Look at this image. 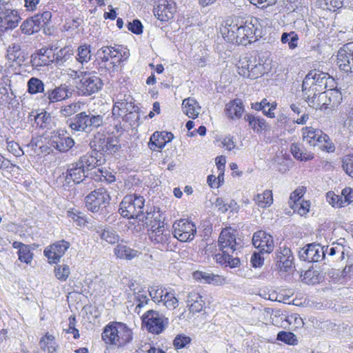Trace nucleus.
Masks as SVG:
<instances>
[{
  "label": "nucleus",
  "mask_w": 353,
  "mask_h": 353,
  "mask_svg": "<svg viewBox=\"0 0 353 353\" xmlns=\"http://www.w3.org/2000/svg\"><path fill=\"white\" fill-rule=\"evenodd\" d=\"M218 246L220 252L215 254L214 257L218 263L232 268L239 265L237 252L241 246L236 243L233 232L228 229L223 230L219 237Z\"/></svg>",
  "instance_id": "f257e3e1"
},
{
  "label": "nucleus",
  "mask_w": 353,
  "mask_h": 353,
  "mask_svg": "<svg viewBox=\"0 0 353 353\" xmlns=\"http://www.w3.org/2000/svg\"><path fill=\"white\" fill-rule=\"evenodd\" d=\"M102 339L105 343L121 347L132 341V332L125 324L112 322L105 327Z\"/></svg>",
  "instance_id": "f03ea898"
},
{
  "label": "nucleus",
  "mask_w": 353,
  "mask_h": 353,
  "mask_svg": "<svg viewBox=\"0 0 353 353\" xmlns=\"http://www.w3.org/2000/svg\"><path fill=\"white\" fill-rule=\"evenodd\" d=\"M110 196L104 188L91 192L85 199V206L89 211L98 214L101 219L109 213Z\"/></svg>",
  "instance_id": "7ed1b4c3"
},
{
  "label": "nucleus",
  "mask_w": 353,
  "mask_h": 353,
  "mask_svg": "<svg viewBox=\"0 0 353 353\" xmlns=\"http://www.w3.org/2000/svg\"><path fill=\"white\" fill-rule=\"evenodd\" d=\"M103 123V117L93 114L90 110L77 114L70 119L69 126L75 131L89 132Z\"/></svg>",
  "instance_id": "20e7f679"
},
{
  "label": "nucleus",
  "mask_w": 353,
  "mask_h": 353,
  "mask_svg": "<svg viewBox=\"0 0 353 353\" xmlns=\"http://www.w3.org/2000/svg\"><path fill=\"white\" fill-rule=\"evenodd\" d=\"M145 200L143 196L137 195L125 196L120 203L119 213L127 219H138L144 221L143 212Z\"/></svg>",
  "instance_id": "39448f33"
},
{
  "label": "nucleus",
  "mask_w": 353,
  "mask_h": 353,
  "mask_svg": "<svg viewBox=\"0 0 353 353\" xmlns=\"http://www.w3.org/2000/svg\"><path fill=\"white\" fill-rule=\"evenodd\" d=\"M77 77L79 79V82L76 88L80 96H90L98 92L103 88V81L95 72L80 71Z\"/></svg>",
  "instance_id": "423d86ee"
},
{
  "label": "nucleus",
  "mask_w": 353,
  "mask_h": 353,
  "mask_svg": "<svg viewBox=\"0 0 353 353\" xmlns=\"http://www.w3.org/2000/svg\"><path fill=\"white\" fill-rule=\"evenodd\" d=\"M328 79H330V76L327 73L316 70H311L303 81V93L310 96L312 91H323L327 87Z\"/></svg>",
  "instance_id": "0eeeda50"
},
{
  "label": "nucleus",
  "mask_w": 353,
  "mask_h": 353,
  "mask_svg": "<svg viewBox=\"0 0 353 353\" xmlns=\"http://www.w3.org/2000/svg\"><path fill=\"white\" fill-rule=\"evenodd\" d=\"M303 139L309 145L319 147L322 150L327 152L334 151V147L329 142L328 136L321 130L312 127H305L302 130Z\"/></svg>",
  "instance_id": "6e6552de"
},
{
  "label": "nucleus",
  "mask_w": 353,
  "mask_h": 353,
  "mask_svg": "<svg viewBox=\"0 0 353 353\" xmlns=\"http://www.w3.org/2000/svg\"><path fill=\"white\" fill-rule=\"evenodd\" d=\"M20 19L17 11L9 2L0 1V37L4 31L16 28Z\"/></svg>",
  "instance_id": "1a4fd4ad"
},
{
  "label": "nucleus",
  "mask_w": 353,
  "mask_h": 353,
  "mask_svg": "<svg viewBox=\"0 0 353 353\" xmlns=\"http://www.w3.org/2000/svg\"><path fill=\"white\" fill-rule=\"evenodd\" d=\"M142 318L147 330L155 334H161L169 323L168 318L152 310L147 311Z\"/></svg>",
  "instance_id": "9d476101"
},
{
  "label": "nucleus",
  "mask_w": 353,
  "mask_h": 353,
  "mask_svg": "<svg viewBox=\"0 0 353 353\" xmlns=\"http://www.w3.org/2000/svg\"><path fill=\"white\" fill-rule=\"evenodd\" d=\"M196 233V225L186 219L176 221L173 224V236L182 242L194 239Z\"/></svg>",
  "instance_id": "9b49d317"
},
{
  "label": "nucleus",
  "mask_w": 353,
  "mask_h": 353,
  "mask_svg": "<svg viewBox=\"0 0 353 353\" xmlns=\"http://www.w3.org/2000/svg\"><path fill=\"white\" fill-rule=\"evenodd\" d=\"M48 144L51 148L60 152H65L74 146V141L66 132L54 130L51 132Z\"/></svg>",
  "instance_id": "f8f14e48"
},
{
  "label": "nucleus",
  "mask_w": 353,
  "mask_h": 353,
  "mask_svg": "<svg viewBox=\"0 0 353 353\" xmlns=\"http://www.w3.org/2000/svg\"><path fill=\"white\" fill-rule=\"evenodd\" d=\"M118 51L112 46H103L97 52L96 61L99 66L101 71L114 70L116 67V62L114 61L117 56Z\"/></svg>",
  "instance_id": "ddd939ff"
},
{
  "label": "nucleus",
  "mask_w": 353,
  "mask_h": 353,
  "mask_svg": "<svg viewBox=\"0 0 353 353\" xmlns=\"http://www.w3.org/2000/svg\"><path fill=\"white\" fill-rule=\"evenodd\" d=\"M72 92L65 83L48 88L44 92L45 100L49 104L65 101L72 97Z\"/></svg>",
  "instance_id": "4468645a"
},
{
  "label": "nucleus",
  "mask_w": 353,
  "mask_h": 353,
  "mask_svg": "<svg viewBox=\"0 0 353 353\" xmlns=\"http://www.w3.org/2000/svg\"><path fill=\"white\" fill-rule=\"evenodd\" d=\"M154 14L161 21H168L174 17L175 3L172 0H158L154 6Z\"/></svg>",
  "instance_id": "2eb2a0df"
},
{
  "label": "nucleus",
  "mask_w": 353,
  "mask_h": 353,
  "mask_svg": "<svg viewBox=\"0 0 353 353\" xmlns=\"http://www.w3.org/2000/svg\"><path fill=\"white\" fill-rule=\"evenodd\" d=\"M324 247L319 244H309L303 248L299 253L301 260L308 262H319L325 257Z\"/></svg>",
  "instance_id": "dca6fc26"
},
{
  "label": "nucleus",
  "mask_w": 353,
  "mask_h": 353,
  "mask_svg": "<svg viewBox=\"0 0 353 353\" xmlns=\"http://www.w3.org/2000/svg\"><path fill=\"white\" fill-rule=\"evenodd\" d=\"M70 245V243L64 240L57 241L44 250V255L50 263H57Z\"/></svg>",
  "instance_id": "f3484780"
},
{
  "label": "nucleus",
  "mask_w": 353,
  "mask_h": 353,
  "mask_svg": "<svg viewBox=\"0 0 353 353\" xmlns=\"http://www.w3.org/2000/svg\"><path fill=\"white\" fill-rule=\"evenodd\" d=\"M276 265L280 271L285 272L293 270L294 256L291 250L288 248H280L276 252Z\"/></svg>",
  "instance_id": "a211bd4d"
},
{
  "label": "nucleus",
  "mask_w": 353,
  "mask_h": 353,
  "mask_svg": "<svg viewBox=\"0 0 353 353\" xmlns=\"http://www.w3.org/2000/svg\"><path fill=\"white\" fill-rule=\"evenodd\" d=\"M252 243L261 252L270 253L274 248L272 236L263 230L254 233Z\"/></svg>",
  "instance_id": "6ab92c4d"
},
{
  "label": "nucleus",
  "mask_w": 353,
  "mask_h": 353,
  "mask_svg": "<svg viewBox=\"0 0 353 353\" xmlns=\"http://www.w3.org/2000/svg\"><path fill=\"white\" fill-rule=\"evenodd\" d=\"M349 43L344 45L338 51L337 63L339 68L347 73H350L353 77V67L352 65V51L349 52Z\"/></svg>",
  "instance_id": "aec40b11"
},
{
  "label": "nucleus",
  "mask_w": 353,
  "mask_h": 353,
  "mask_svg": "<svg viewBox=\"0 0 353 353\" xmlns=\"http://www.w3.org/2000/svg\"><path fill=\"white\" fill-rule=\"evenodd\" d=\"M104 159L99 156L97 152L93 151L81 157L76 163L88 173V171L101 165Z\"/></svg>",
  "instance_id": "412c9836"
},
{
  "label": "nucleus",
  "mask_w": 353,
  "mask_h": 353,
  "mask_svg": "<svg viewBox=\"0 0 353 353\" xmlns=\"http://www.w3.org/2000/svg\"><path fill=\"white\" fill-rule=\"evenodd\" d=\"M173 139L174 135L171 132H155L151 136L148 145L152 150L162 149L167 143L171 141Z\"/></svg>",
  "instance_id": "4be33fe9"
},
{
  "label": "nucleus",
  "mask_w": 353,
  "mask_h": 353,
  "mask_svg": "<svg viewBox=\"0 0 353 353\" xmlns=\"http://www.w3.org/2000/svg\"><path fill=\"white\" fill-rule=\"evenodd\" d=\"M326 101L324 105L323 112L326 114L331 113L341 104L343 96L338 90H330L325 91Z\"/></svg>",
  "instance_id": "5701e85b"
},
{
  "label": "nucleus",
  "mask_w": 353,
  "mask_h": 353,
  "mask_svg": "<svg viewBox=\"0 0 353 353\" xmlns=\"http://www.w3.org/2000/svg\"><path fill=\"white\" fill-rule=\"evenodd\" d=\"M303 97L305 101L307 103L310 107L316 109L320 110L321 111L324 110V105L326 101V95L325 91L321 92H314L310 94H305L303 93Z\"/></svg>",
  "instance_id": "b1692460"
},
{
  "label": "nucleus",
  "mask_w": 353,
  "mask_h": 353,
  "mask_svg": "<svg viewBox=\"0 0 353 353\" xmlns=\"http://www.w3.org/2000/svg\"><path fill=\"white\" fill-rule=\"evenodd\" d=\"M193 278L196 281L208 284L220 285L225 283V279L223 276L203 271L194 272Z\"/></svg>",
  "instance_id": "393cba45"
},
{
  "label": "nucleus",
  "mask_w": 353,
  "mask_h": 353,
  "mask_svg": "<svg viewBox=\"0 0 353 353\" xmlns=\"http://www.w3.org/2000/svg\"><path fill=\"white\" fill-rule=\"evenodd\" d=\"M243 110L244 108L242 102L239 99L230 101L225 105V114L230 119H239Z\"/></svg>",
  "instance_id": "a878e982"
},
{
  "label": "nucleus",
  "mask_w": 353,
  "mask_h": 353,
  "mask_svg": "<svg viewBox=\"0 0 353 353\" xmlns=\"http://www.w3.org/2000/svg\"><path fill=\"white\" fill-rule=\"evenodd\" d=\"M159 228L151 230L150 233V239L154 243L167 244L171 238L170 231L168 229L161 228L159 225Z\"/></svg>",
  "instance_id": "bb28decb"
},
{
  "label": "nucleus",
  "mask_w": 353,
  "mask_h": 353,
  "mask_svg": "<svg viewBox=\"0 0 353 353\" xmlns=\"http://www.w3.org/2000/svg\"><path fill=\"white\" fill-rule=\"evenodd\" d=\"M187 303L190 311L193 313L200 312L204 306V301L202 296L194 290L188 293Z\"/></svg>",
  "instance_id": "cd10ccee"
},
{
  "label": "nucleus",
  "mask_w": 353,
  "mask_h": 353,
  "mask_svg": "<svg viewBox=\"0 0 353 353\" xmlns=\"http://www.w3.org/2000/svg\"><path fill=\"white\" fill-rule=\"evenodd\" d=\"M7 59L19 65L25 61L26 58L19 44L12 43L9 46L7 50Z\"/></svg>",
  "instance_id": "c85d7f7f"
},
{
  "label": "nucleus",
  "mask_w": 353,
  "mask_h": 353,
  "mask_svg": "<svg viewBox=\"0 0 353 353\" xmlns=\"http://www.w3.org/2000/svg\"><path fill=\"white\" fill-rule=\"evenodd\" d=\"M87 177V172L75 162L69 165L67 170V179H71L76 183L82 182Z\"/></svg>",
  "instance_id": "c756f323"
},
{
  "label": "nucleus",
  "mask_w": 353,
  "mask_h": 353,
  "mask_svg": "<svg viewBox=\"0 0 353 353\" xmlns=\"http://www.w3.org/2000/svg\"><path fill=\"white\" fill-rule=\"evenodd\" d=\"M144 221L150 227V230L159 228V226H157L159 223L161 228L165 226L164 217H162L159 210L156 211L154 209L153 211L147 212L145 214Z\"/></svg>",
  "instance_id": "7c9ffc66"
},
{
  "label": "nucleus",
  "mask_w": 353,
  "mask_h": 353,
  "mask_svg": "<svg viewBox=\"0 0 353 353\" xmlns=\"http://www.w3.org/2000/svg\"><path fill=\"white\" fill-rule=\"evenodd\" d=\"M183 112L190 118L195 119L199 114L201 107L194 98H188L183 101Z\"/></svg>",
  "instance_id": "2f4dec72"
},
{
  "label": "nucleus",
  "mask_w": 353,
  "mask_h": 353,
  "mask_svg": "<svg viewBox=\"0 0 353 353\" xmlns=\"http://www.w3.org/2000/svg\"><path fill=\"white\" fill-rule=\"evenodd\" d=\"M114 254L119 259L132 260L137 257L140 252L124 244H118L114 248Z\"/></svg>",
  "instance_id": "473e14b6"
},
{
  "label": "nucleus",
  "mask_w": 353,
  "mask_h": 353,
  "mask_svg": "<svg viewBox=\"0 0 353 353\" xmlns=\"http://www.w3.org/2000/svg\"><path fill=\"white\" fill-rule=\"evenodd\" d=\"M240 26L241 23L233 21L230 24L227 23V26L225 27L224 31L222 32L224 39L230 43H236L239 39Z\"/></svg>",
  "instance_id": "72a5a7b5"
},
{
  "label": "nucleus",
  "mask_w": 353,
  "mask_h": 353,
  "mask_svg": "<svg viewBox=\"0 0 353 353\" xmlns=\"http://www.w3.org/2000/svg\"><path fill=\"white\" fill-rule=\"evenodd\" d=\"M290 152L294 159L301 161H308L314 158V154L307 152L300 144L294 143L291 144Z\"/></svg>",
  "instance_id": "f704fd0d"
},
{
  "label": "nucleus",
  "mask_w": 353,
  "mask_h": 353,
  "mask_svg": "<svg viewBox=\"0 0 353 353\" xmlns=\"http://www.w3.org/2000/svg\"><path fill=\"white\" fill-rule=\"evenodd\" d=\"M276 108V103H270L266 99H263L260 103L256 102L252 104V108L256 110H262L265 115L270 118H274L275 117L274 112H273Z\"/></svg>",
  "instance_id": "c9c22d12"
},
{
  "label": "nucleus",
  "mask_w": 353,
  "mask_h": 353,
  "mask_svg": "<svg viewBox=\"0 0 353 353\" xmlns=\"http://www.w3.org/2000/svg\"><path fill=\"white\" fill-rule=\"evenodd\" d=\"M20 28L23 33L30 35L39 32L41 27L40 26V21H38V19L33 16L24 21Z\"/></svg>",
  "instance_id": "e433bc0d"
},
{
  "label": "nucleus",
  "mask_w": 353,
  "mask_h": 353,
  "mask_svg": "<svg viewBox=\"0 0 353 353\" xmlns=\"http://www.w3.org/2000/svg\"><path fill=\"white\" fill-rule=\"evenodd\" d=\"M253 30L250 24H246L243 21H241V26L239 32L237 44L246 45L247 42H250L249 38L252 37Z\"/></svg>",
  "instance_id": "4c0bfd02"
},
{
  "label": "nucleus",
  "mask_w": 353,
  "mask_h": 353,
  "mask_svg": "<svg viewBox=\"0 0 353 353\" xmlns=\"http://www.w3.org/2000/svg\"><path fill=\"white\" fill-rule=\"evenodd\" d=\"M254 201L260 208H265L269 207L273 203L272 192L271 190H266L261 194H257L254 196Z\"/></svg>",
  "instance_id": "58836bf2"
},
{
  "label": "nucleus",
  "mask_w": 353,
  "mask_h": 353,
  "mask_svg": "<svg viewBox=\"0 0 353 353\" xmlns=\"http://www.w3.org/2000/svg\"><path fill=\"white\" fill-rule=\"evenodd\" d=\"M27 85L28 91L31 94H37L39 93L44 94L45 92V85L43 82L37 77L30 78L28 81Z\"/></svg>",
  "instance_id": "ea45409f"
},
{
  "label": "nucleus",
  "mask_w": 353,
  "mask_h": 353,
  "mask_svg": "<svg viewBox=\"0 0 353 353\" xmlns=\"http://www.w3.org/2000/svg\"><path fill=\"white\" fill-rule=\"evenodd\" d=\"M90 46L83 44L78 47L76 59L81 64L87 63L91 60Z\"/></svg>",
  "instance_id": "a19ab883"
},
{
  "label": "nucleus",
  "mask_w": 353,
  "mask_h": 353,
  "mask_svg": "<svg viewBox=\"0 0 353 353\" xmlns=\"http://www.w3.org/2000/svg\"><path fill=\"white\" fill-rule=\"evenodd\" d=\"M132 98L131 96L119 94L117 97V99L114 101V104L117 105L120 110H123L125 113L128 112L130 110L134 108L132 105Z\"/></svg>",
  "instance_id": "79ce46f5"
},
{
  "label": "nucleus",
  "mask_w": 353,
  "mask_h": 353,
  "mask_svg": "<svg viewBox=\"0 0 353 353\" xmlns=\"http://www.w3.org/2000/svg\"><path fill=\"white\" fill-rule=\"evenodd\" d=\"M134 301L136 307L134 308V312L138 314H140L141 308L145 307L148 302L150 299L148 298V292L146 291H139L134 293Z\"/></svg>",
  "instance_id": "37998d69"
},
{
  "label": "nucleus",
  "mask_w": 353,
  "mask_h": 353,
  "mask_svg": "<svg viewBox=\"0 0 353 353\" xmlns=\"http://www.w3.org/2000/svg\"><path fill=\"white\" fill-rule=\"evenodd\" d=\"M100 236L103 240L110 244L118 243L119 240V234L110 226L105 227L104 229H103Z\"/></svg>",
  "instance_id": "c03bdc74"
},
{
  "label": "nucleus",
  "mask_w": 353,
  "mask_h": 353,
  "mask_svg": "<svg viewBox=\"0 0 353 353\" xmlns=\"http://www.w3.org/2000/svg\"><path fill=\"white\" fill-rule=\"evenodd\" d=\"M299 36L294 31L283 32L281 37L282 43H288L290 50H294L298 46Z\"/></svg>",
  "instance_id": "a18cd8bd"
},
{
  "label": "nucleus",
  "mask_w": 353,
  "mask_h": 353,
  "mask_svg": "<svg viewBox=\"0 0 353 353\" xmlns=\"http://www.w3.org/2000/svg\"><path fill=\"white\" fill-rule=\"evenodd\" d=\"M244 119L249 123V125L257 132L265 130L267 128L266 123L264 119L256 118L251 114H246Z\"/></svg>",
  "instance_id": "49530a36"
},
{
  "label": "nucleus",
  "mask_w": 353,
  "mask_h": 353,
  "mask_svg": "<svg viewBox=\"0 0 353 353\" xmlns=\"http://www.w3.org/2000/svg\"><path fill=\"white\" fill-rule=\"evenodd\" d=\"M81 103L80 102L72 103L61 107L60 114L62 117H68L78 112L81 110Z\"/></svg>",
  "instance_id": "de8ad7c7"
},
{
  "label": "nucleus",
  "mask_w": 353,
  "mask_h": 353,
  "mask_svg": "<svg viewBox=\"0 0 353 353\" xmlns=\"http://www.w3.org/2000/svg\"><path fill=\"white\" fill-rule=\"evenodd\" d=\"M276 339L291 345H294L297 343L296 335L291 332L281 331L278 333Z\"/></svg>",
  "instance_id": "09e8293b"
},
{
  "label": "nucleus",
  "mask_w": 353,
  "mask_h": 353,
  "mask_svg": "<svg viewBox=\"0 0 353 353\" xmlns=\"http://www.w3.org/2000/svg\"><path fill=\"white\" fill-rule=\"evenodd\" d=\"M252 63V61L248 60L246 57L241 59L237 64L239 74L247 78L251 69Z\"/></svg>",
  "instance_id": "8fccbe9b"
},
{
  "label": "nucleus",
  "mask_w": 353,
  "mask_h": 353,
  "mask_svg": "<svg viewBox=\"0 0 353 353\" xmlns=\"http://www.w3.org/2000/svg\"><path fill=\"white\" fill-rule=\"evenodd\" d=\"M265 73L263 65L261 63H252L251 69L248 75V79H256L263 76Z\"/></svg>",
  "instance_id": "3c124183"
},
{
  "label": "nucleus",
  "mask_w": 353,
  "mask_h": 353,
  "mask_svg": "<svg viewBox=\"0 0 353 353\" xmlns=\"http://www.w3.org/2000/svg\"><path fill=\"white\" fill-rule=\"evenodd\" d=\"M54 274L57 279L65 281L70 274V268L67 265H59L54 268Z\"/></svg>",
  "instance_id": "603ef678"
},
{
  "label": "nucleus",
  "mask_w": 353,
  "mask_h": 353,
  "mask_svg": "<svg viewBox=\"0 0 353 353\" xmlns=\"http://www.w3.org/2000/svg\"><path fill=\"white\" fill-rule=\"evenodd\" d=\"M17 255L21 262L27 264L30 263L32 259V253L30 246L28 245L22 246V249L17 251Z\"/></svg>",
  "instance_id": "864d4df0"
},
{
  "label": "nucleus",
  "mask_w": 353,
  "mask_h": 353,
  "mask_svg": "<svg viewBox=\"0 0 353 353\" xmlns=\"http://www.w3.org/2000/svg\"><path fill=\"white\" fill-rule=\"evenodd\" d=\"M305 194V188L303 187H299L296 188L291 194L289 199L288 203L291 207L294 205V204L299 203L302 201L301 199L303 196Z\"/></svg>",
  "instance_id": "5fc2aeb1"
},
{
  "label": "nucleus",
  "mask_w": 353,
  "mask_h": 353,
  "mask_svg": "<svg viewBox=\"0 0 353 353\" xmlns=\"http://www.w3.org/2000/svg\"><path fill=\"white\" fill-rule=\"evenodd\" d=\"M310 208V202L304 200L294 204V205L291 207L294 212H297L301 216L305 215L309 212Z\"/></svg>",
  "instance_id": "6e6d98bb"
},
{
  "label": "nucleus",
  "mask_w": 353,
  "mask_h": 353,
  "mask_svg": "<svg viewBox=\"0 0 353 353\" xmlns=\"http://www.w3.org/2000/svg\"><path fill=\"white\" fill-rule=\"evenodd\" d=\"M6 147L8 151L17 157H21L23 154V151L19 145L14 141H9L8 139H7Z\"/></svg>",
  "instance_id": "4d7b16f0"
},
{
  "label": "nucleus",
  "mask_w": 353,
  "mask_h": 353,
  "mask_svg": "<svg viewBox=\"0 0 353 353\" xmlns=\"http://www.w3.org/2000/svg\"><path fill=\"white\" fill-rule=\"evenodd\" d=\"M35 121L41 128H48L51 121V116L49 113L44 112L38 114L35 118Z\"/></svg>",
  "instance_id": "13d9d810"
},
{
  "label": "nucleus",
  "mask_w": 353,
  "mask_h": 353,
  "mask_svg": "<svg viewBox=\"0 0 353 353\" xmlns=\"http://www.w3.org/2000/svg\"><path fill=\"white\" fill-rule=\"evenodd\" d=\"M343 169L350 176L353 177V155H347L342 160Z\"/></svg>",
  "instance_id": "bf43d9fd"
},
{
  "label": "nucleus",
  "mask_w": 353,
  "mask_h": 353,
  "mask_svg": "<svg viewBox=\"0 0 353 353\" xmlns=\"http://www.w3.org/2000/svg\"><path fill=\"white\" fill-rule=\"evenodd\" d=\"M327 200L333 207L341 208L343 206V201L341 196L335 194L332 192L327 193Z\"/></svg>",
  "instance_id": "052dcab7"
},
{
  "label": "nucleus",
  "mask_w": 353,
  "mask_h": 353,
  "mask_svg": "<svg viewBox=\"0 0 353 353\" xmlns=\"http://www.w3.org/2000/svg\"><path fill=\"white\" fill-rule=\"evenodd\" d=\"M163 290L161 288L152 287L148 293L154 302L160 304L161 301H162Z\"/></svg>",
  "instance_id": "680f3d73"
},
{
  "label": "nucleus",
  "mask_w": 353,
  "mask_h": 353,
  "mask_svg": "<svg viewBox=\"0 0 353 353\" xmlns=\"http://www.w3.org/2000/svg\"><path fill=\"white\" fill-rule=\"evenodd\" d=\"M14 168L19 169V167L0 154V170L11 172Z\"/></svg>",
  "instance_id": "e2e57ef3"
},
{
  "label": "nucleus",
  "mask_w": 353,
  "mask_h": 353,
  "mask_svg": "<svg viewBox=\"0 0 353 353\" xmlns=\"http://www.w3.org/2000/svg\"><path fill=\"white\" fill-rule=\"evenodd\" d=\"M103 141L104 145L102 143L101 145H99V150H102L103 152H116L118 150V145L112 143V138H108L107 139H105V138H103Z\"/></svg>",
  "instance_id": "0e129e2a"
},
{
  "label": "nucleus",
  "mask_w": 353,
  "mask_h": 353,
  "mask_svg": "<svg viewBox=\"0 0 353 353\" xmlns=\"http://www.w3.org/2000/svg\"><path fill=\"white\" fill-rule=\"evenodd\" d=\"M190 342V337L178 335L173 341V345L176 349L183 348L187 344Z\"/></svg>",
  "instance_id": "69168bd1"
},
{
  "label": "nucleus",
  "mask_w": 353,
  "mask_h": 353,
  "mask_svg": "<svg viewBox=\"0 0 353 353\" xmlns=\"http://www.w3.org/2000/svg\"><path fill=\"white\" fill-rule=\"evenodd\" d=\"M128 28L129 30L136 34H140L143 32L142 23L138 19H134L132 22H129L128 24Z\"/></svg>",
  "instance_id": "338daca9"
},
{
  "label": "nucleus",
  "mask_w": 353,
  "mask_h": 353,
  "mask_svg": "<svg viewBox=\"0 0 353 353\" xmlns=\"http://www.w3.org/2000/svg\"><path fill=\"white\" fill-rule=\"evenodd\" d=\"M343 201V205H348L353 201V190L350 188H346L343 190L341 195Z\"/></svg>",
  "instance_id": "774afa93"
}]
</instances>
